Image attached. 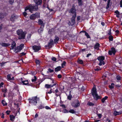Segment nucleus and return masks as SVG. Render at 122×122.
I'll return each instance as SVG.
<instances>
[{"label":"nucleus","mask_w":122,"mask_h":122,"mask_svg":"<svg viewBox=\"0 0 122 122\" xmlns=\"http://www.w3.org/2000/svg\"><path fill=\"white\" fill-rule=\"evenodd\" d=\"M100 47V44L98 43H96L94 47V49L97 50H98L99 49V48Z\"/></svg>","instance_id":"2eb2a0df"},{"label":"nucleus","mask_w":122,"mask_h":122,"mask_svg":"<svg viewBox=\"0 0 122 122\" xmlns=\"http://www.w3.org/2000/svg\"><path fill=\"white\" fill-rule=\"evenodd\" d=\"M121 85H120L119 84H117L115 85V86L116 87L118 88L121 87Z\"/></svg>","instance_id":"774afa93"},{"label":"nucleus","mask_w":122,"mask_h":122,"mask_svg":"<svg viewBox=\"0 0 122 122\" xmlns=\"http://www.w3.org/2000/svg\"><path fill=\"white\" fill-rule=\"evenodd\" d=\"M18 17V16L17 15H15L13 14L11 15V17L10 18V19L12 22H14L17 19Z\"/></svg>","instance_id":"9b49d317"},{"label":"nucleus","mask_w":122,"mask_h":122,"mask_svg":"<svg viewBox=\"0 0 122 122\" xmlns=\"http://www.w3.org/2000/svg\"><path fill=\"white\" fill-rule=\"evenodd\" d=\"M41 47L39 46L34 45L32 46L33 49L35 52L38 51L41 49Z\"/></svg>","instance_id":"9d476101"},{"label":"nucleus","mask_w":122,"mask_h":122,"mask_svg":"<svg viewBox=\"0 0 122 122\" xmlns=\"http://www.w3.org/2000/svg\"><path fill=\"white\" fill-rule=\"evenodd\" d=\"M6 62H2L1 63H0V66L1 67H3L4 66V64Z\"/></svg>","instance_id":"3c124183"},{"label":"nucleus","mask_w":122,"mask_h":122,"mask_svg":"<svg viewBox=\"0 0 122 122\" xmlns=\"http://www.w3.org/2000/svg\"><path fill=\"white\" fill-rule=\"evenodd\" d=\"M60 106L62 107L63 108H65L66 107L65 105L64 104H62Z\"/></svg>","instance_id":"680f3d73"},{"label":"nucleus","mask_w":122,"mask_h":122,"mask_svg":"<svg viewBox=\"0 0 122 122\" xmlns=\"http://www.w3.org/2000/svg\"><path fill=\"white\" fill-rule=\"evenodd\" d=\"M45 107V106L44 104H41L38 107V108L39 109L44 108Z\"/></svg>","instance_id":"72a5a7b5"},{"label":"nucleus","mask_w":122,"mask_h":122,"mask_svg":"<svg viewBox=\"0 0 122 122\" xmlns=\"http://www.w3.org/2000/svg\"><path fill=\"white\" fill-rule=\"evenodd\" d=\"M61 86L62 88V89H61V87L60 86L59 90L61 91L62 92V91H63L64 89V86H63L62 85H61Z\"/></svg>","instance_id":"37998d69"},{"label":"nucleus","mask_w":122,"mask_h":122,"mask_svg":"<svg viewBox=\"0 0 122 122\" xmlns=\"http://www.w3.org/2000/svg\"><path fill=\"white\" fill-rule=\"evenodd\" d=\"M41 61L38 60L36 59L35 61V63L37 65H38V66H40Z\"/></svg>","instance_id":"cd10ccee"},{"label":"nucleus","mask_w":122,"mask_h":122,"mask_svg":"<svg viewBox=\"0 0 122 122\" xmlns=\"http://www.w3.org/2000/svg\"><path fill=\"white\" fill-rule=\"evenodd\" d=\"M61 69V67L60 66L57 67L55 69V71L56 72L60 71Z\"/></svg>","instance_id":"b1692460"},{"label":"nucleus","mask_w":122,"mask_h":122,"mask_svg":"<svg viewBox=\"0 0 122 122\" xmlns=\"http://www.w3.org/2000/svg\"><path fill=\"white\" fill-rule=\"evenodd\" d=\"M108 39L110 41H112L113 40V37L112 36L110 35L108 37Z\"/></svg>","instance_id":"a19ab883"},{"label":"nucleus","mask_w":122,"mask_h":122,"mask_svg":"<svg viewBox=\"0 0 122 122\" xmlns=\"http://www.w3.org/2000/svg\"><path fill=\"white\" fill-rule=\"evenodd\" d=\"M54 45V41L52 39H51L49 42L48 44V46H49V48H51L52 47V46Z\"/></svg>","instance_id":"4468645a"},{"label":"nucleus","mask_w":122,"mask_h":122,"mask_svg":"<svg viewBox=\"0 0 122 122\" xmlns=\"http://www.w3.org/2000/svg\"><path fill=\"white\" fill-rule=\"evenodd\" d=\"M29 102L33 103L34 105H36L37 103V101L40 100L39 98H37V96L33 97L32 98H29L28 99Z\"/></svg>","instance_id":"7ed1b4c3"},{"label":"nucleus","mask_w":122,"mask_h":122,"mask_svg":"<svg viewBox=\"0 0 122 122\" xmlns=\"http://www.w3.org/2000/svg\"><path fill=\"white\" fill-rule=\"evenodd\" d=\"M115 32L116 33V36H117L118 34H119V30H117L115 31Z\"/></svg>","instance_id":"bf43d9fd"},{"label":"nucleus","mask_w":122,"mask_h":122,"mask_svg":"<svg viewBox=\"0 0 122 122\" xmlns=\"http://www.w3.org/2000/svg\"><path fill=\"white\" fill-rule=\"evenodd\" d=\"M91 93L93 98L96 100L98 99H101L102 97L98 95L97 93L96 88L95 86H94L91 91Z\"/></svg>","instance_id":"f257e3e1"},{"label":"nucleus","mask_w":122,"mask_h":122,"mask_svg":"<svg viewBox=\"0 0 122 122\" xmlns=\"http://www.w3.org/2000/svg\"><path fill=\"white\" fill-rule=\"evenodd\" d=\"M72 97V96L71 95H69L67 96V99L69 100H71Z\"/></svg>","instance_id":"c03bdc74"},{"label":"nucleus","mask_w":122,"mask_h":122,"mask_svg":"<svg viewBox=\"0 0 122 122\" xmlns=\"http://www.w3.org/2000/svg\"><path fill=\"white\" fill-rule=\"evenodd\" d=\"M111 50L113 52V55H115V53L116 52V51L115 48L114 47H112L111 48Z\"/></svg>","instance_id":"2f4dec72"},{"label":"nucleus","mask_w":122,"mask_h":122,"mask_svg":"<svg viewBox=\"0 0 122 122\" xmlns=\"http://www.w3.org/2000/svg\"><path fill=\"white\" fill-rule=\"evenodd\" d=\"M26 11H25L23 13V15H24V16L25 17L27 15V13L26 12Z\"/></svg>","instance_id":"052dcab7"},{"label":"nucleus","mask_w":122,"mask_h":122,"mask_svg":"<svg viewBox=\"0 0 122 122\" xmlns=\"http://www.w3.org/2000/svg\"><path fill=\"white\" fill-rule=\"evenodd\" d=\"M9 2L10 4H12L14 2V0H9Z\"/></svg>","instance_id":"4d7b16f0"},{"label":"nucleus","mask_w":122,"mask_h":122,"mask_svg":"<svg viewBox=\"0 0 122 122\" xmlns=\"http://www.w3.org/2000/svg\"><path fill=\"white\" fill-rule=\"evenodd\" d=\"M27 10H29V11L31 12L30 10V5L29 6H27L26 7L25 9V11L27 12Z\"/></svg>","instance_id":"c85d7f7f"},{"label":"nucleus","mask_w":122,"mask_h":122,"mask_svg":"<svg viewBox=\"0 0 122 122\" xmlns=\"http://www.w3.org/2000/svg\"><path fill=\"white\" fill-rule=\"evenodd\" d=\"M66 63V61H64L61 64V67L63 68L64 67L63 66H65Z\"/></svg>","instance_id":"49530a36"},{"label":"nucleus","mask_w":122,"mask_h":122,"mask_svg":"<svg viewBox=\"0 0 122 122\" xmlns=\"http://www.w3.org/2000/svg\"><path fill=\"white\" fill-rule=\"evenodd\" d=\"M11 76L12 74H9L7 75V80L8 81H10L11 82L14 83L13 81H11L15 80L14 77L12 76L11 77Z\"/></svg>","instance_id":"6e6552de"},{"label":"nucleus","mask_w":122,"mask_h":122,"mask_svg":"<svg viewBox=\"0 0 122 122\" xmlns=\"http://www.w3.org/2000/svg\"><path fill=\"white\" fill-rule=\"evenodd\" d=\"M108 98V97L105 96L104 98H103L101 100V101L102 103H104L105 102V101Z\"/></svg>","instance_id":"bb28decb"},{"label":"nucleus","mask_w":122,"mask_h":122,"mask_svg":"<svg viewBox=\"0 0 122 122\" xmlns=\"http://www.w3.org/2000/svg\"><path fill=\"white\" fill-rule=\"evenodd\" d=\"M45 108L46 109H51V108H50V107H49L48 106H46L45 107Z\"/></svg>","instance_id":"69168bd1"},{"label":"nucleus","mask_w":122,"mask_h":122,"mask_svg":"<svg viewBox=\"0 0 122 122\" xmlns=\"http://www.w3.org/2000/svg\"><path fill=\"white\" fill-rule=\"evenodd\" d=\"M122 113V111H121L119 112H117L115 111L113 113V115L115 116H116L117 115H119L121 114Z\"/></svg>","instance_id":"a211bd4d"},{"label":"nucleus","mask_w":122,"mask_h":122,"mask_svg":"<svg viewBox=\"0 0 122 122\" xmlns=\"http://www.w3.org/2000/svg\"><path fill=\"white\" fill-rule=\"evenodd\" d=\"M12 42L11 44V49L13 50L16 47V43L14 41L12 40Z\"/></svg>","instance_id":"ddd939ff"},{"label":"nucleus","mask_w":122,"mask_h":122,"mask_svg":"<svg viewBox=\"0 0 122 122\" xmlns=\"http://www.w3.org/2000/svg\"><path fill=\"white\" fill-rule=\"evenodd\" d=\"M85 35L86 36V37L87 38H90L89 35L87 32H86L85 34Z\"/></svg>","instance_id":"de8ad7c7"},{"label":"nucleus","mask_w":122,"mask_h":122,"mask_svg":"<svg viewBox=\"0 0 122 122\" xmlns=\"http://www.w3.org/2000/svg\"><path fill=\"white\" fill-rule=\"evenodd\" d=\"M105 64L104 61H99V63L98 64V65L99 66H101L102 65H104Z\"/></svg>","instance_id":"58836bf2"},{"label":"nucleus","mask_w":122,"mask_h":122,"mask_svg":"<svg viewBox=\"0 0 122 122\" xmlns=\"http://www.w3.org/2000/svg\"><path fill=\"white\" fill-rule=\"evenodd\" d=\"M113 52L111 50H109L108 51V54L110 55H112L113 54Z\"/></svg>","instance_id":"09e8293b"},{"label":"nucleus","mask_w":122,"mask_h":122,"mask_svg":"<svg viewBox=\"0 0 122 122\" xmlns=\"http://www.w3.org/2000/svg\"><path fill=\"white\" fill-rule=\"evenodd\" d=\"M44 26L43 25H41L39 29L38 30V32L39 34L41 33L42 32L43 30Z\"/></svg>","instance_id":"dca6fc26"},{"label":"nucleus","mask_w":122,"mask_h":122,"mask_svg":"<svg viewBox=\"0 0 122 122\" xmlns=\"http://www.w3.org/2000/svg\"><path fill=\"white\" fill-rule=\"evenodd\" d=\"M30 19L31 20H35L36 18L34 14H33L30 16Z\"/></svg>","instance_id":"a878e982"},{"label":"nucleus","mask_w":122,"mask_h":122,"mask_svg":"<svg viewBox=\"0 0 122 122\" xmlns=\"http://www.w3.org/2000/svg\"><path fill=\"white\" fill-rule=\"evenodd\" d=\"M6 13H0V18L1 19L4 18L6 15Z\"/></svg>","instance_id":"5701e85b"},{"label":"nucleus","mask_w":122,"mask_h":122,"mask_svg":"<svg viewBox=\"0 0 122 122\" xmlns=\"http://www.w3.org/2000/svg\"><path fill=\"white\" fill-rule=\"evenodd\" d=\"M37 79V77L36 76H34V79H33L32 80V81L33 82L35 81Z\"/></svg>","instance_id":"8fccbe9b"},{"label":"nucleus","mask_w":122,"mask_h":122,"mask_svg":"<svg viewBox=\"0 0 122 122\" xmlns=\"http://www.w3.org/2000/svg\"><path fill=\"white\" fill-rule=\"evenodd\" d=\"M87 105L89 106H94V104L92 102H88L87 103Z\"/></svg>","instance_id":"79ce46f5"},{"label":"nucleus","mask_w":122,"mask_h":122,"mask_svg":"<svg viewBox=\"0 0 122 122\" xmlns=\"http://www.w3.org/2000/svg\"><path fill=\"white\" fill-rule=\"evenodd\" d=\"M10 120L11 121H13L14 119L15 118V117L13 115H10Z\"/></svg>","instance_id":"473e14b6"},{"label":"nucleus","mask_w":122,"mask_h":122,"mask_svg":"<svg viewBox=\"0 0 122 122\" xmlns=\"http://www.w3.org/2000/svg\"><path fill=\"white\" fill-rule=\"evenodd\" d=\"M51 90L52 89H51L49 92H48L47 93L48 94H51L52 92H53L54 93H55V91L52 92L51 91Z\"/></svg>","instance_id":"13d9d810"},{"label":"nucleus","mask_w":122,"mask_h":122,"mask_svg":"<svg viewBox=\"0 0 122 122\" xmlns=\"http://www.w3.org/2000/svg\"><path fill=\"white\" fill-rule=\"evenodd\" d=\"M110 2V0H108L107 5V6H106V9H108L109 7Z\"/></svg>","instance_id":"e433bc0d"},{"label":"nucleus","mask_w":122,"mask_h":122,"mask_svg":"<svg viewBox=\"0 0 122 122\" xmlns=\"http://www.w3.org/2000/svg\"><path fill=\"white\" fill-rule=\"evenodd\" d=\"M1 103L3 106H6L7 105V103L4 100H2Z\"/></svg>","instance_id":"c756f323"},{"label":"nucleus","mask_w":122,"mask_h":122,"mask_svg":"<svg viewBox=\"0 0 122 122\" xmlns=\"http://www.w3.org/2000/svg\"><path fill=\"white\" fill-rule=\"evenodd\" d=\"M114 84L113 83H112L111 85H109L108 87L110 89L112 90L114 88Z\"/></svg>","instance_id":"393cba45"},{"label":"nucleus","mask_w":122,"mask_h":122,"mask_svg":"<svg viewBox=\"0 0 122 122\" xmlns=\"http://www.w3.org/2000/svg\"><path fill=\"white\" fill-rule=\"evenodd\" d=\"M76 9L75 6L73 4L72 5V8L69 10V12L70 13H71L72 14H74L73 15H76Z\"/></svg>","instance_id":"39448f33"},{"label":"nucleus","mask_w":122,"mask_h":122,"mask_svg":"<svg viewBox=\"0 0 122 122\" xmlns=\"http://www.w3.org/2000/svg\"><path fill=\"white\" fill-rule=\"evenodd\" d=\"M38 24L39 25L45 26V23H43V21L41 19H39L38 20Z\"/></svg>","instance_id":"4be33fe9"},{"label":"nucleus","mask_w":122,"mask_h":122,"mask_svg":"<svg viewBox=\"0 0 122 122\" xmlns=\"http://www.w3.org/2000/svg\"><path fill=\"white\" fill-rule=\"evenodd\" d=\"M4 83L3 82H1L0 83V88L1 87H3V86L4 85Z\"/></svg>","instance_id":"0e129e2a"},{"label":"nucleus","mask_w":122,"mask_h":122,"mask_svg":"<svg viewBox=\"0 0 122 122\" xmlns=\"http://www.w3.org/2000/svg\"><path fill=\"white\" fill-rule=\"evenodd\" d=\"M78 63L81 64H83L84 63L83 61L81 59H79L77 61Z\"/></svg>","instance_id":"7c9ffc66"},{"label":"nucleus","mask_w":122,"mask_h":122,"mask_svg":"<svg viewBox=\"0 0 122 122\" xmlns=\"http://www.w3.org/2000/svg\"><path fill=\"white\" fill-rule=\"evenodd\" d=\"M62 112L65 113H68L69 112V111L67 110L65 108L63 110Z\"/></svg>","instance_id":"a18cd8bd"},{"label":"nucleus","mask_w":122,"mask_h":122,"mask_svg":"<svg viewBox=\"0 0 122 122\" xmlns=\"http://www.w3.org/2000/svg\"><path fill=\"white\" fill-rule=\"evenodd\" d=\"M79 6H81L83 5V2L81 0H78Z\"/></svg>","instance_id":"f704fd0d"},{"label":"nucleus","mask_w":122,"mask_h":122,"mask_svg":"<svg viewBox=\"0 0 122 122\" xmlns=\"http://www.w3.org/2000/svg\"><path fill=\"white\" fill-rule=\"evenodd\" d=\"M45 87L47 89L49 88L50 87L49 85L48 84H46L45 85Z\"/></svg>","instance_id":"603ef678"},{"label":"nucleus","mask_w":122,"mask_h":122,"mask_svg":"<svg viewBox=\"0 0 122 122\" xmlns=\"http://www.w3.org/2000/svg\"><path fill=\"white\" fill-rule=\"evenodd\" d=\"M105 57L102 56H100L97 58V59L99 61H103L105 60Z\"/></svg>","instance_id":"f3484780"},{"label":"nucleus","mask_w":122,"mask_h":122,"mask_svg":"<svg viewBox=\"0 0 122 122\" xmlns=\"http://www.w3.org/2000/svg\"><path fill=\"white\" fill-rule=\"evenodd\" d=\"M34 2L36 4L38 5H41L42 3V0H33Z\"/></svg>","instance_id":"f8f14e48"},{"label":"nucleus","mask_w":122,"mask_h":122,"mask_svg":"<svg viewBox=\"0 0 122 122\" xmlns=\"http://www.w3.org/2000/svg\"><path fill=\"white\" fill-rule=\"evenodd\" d=\"M95 71H98L101 70L100 67L98 66H97L94 69Z\"/></svg>","instance_id":"4c0bfd02"},{"label":"nucleus","mask_w":122,"mask_h":122,"mask_svg":"<svg viewBox=\"0 0 122 122\" xmlns=\"http://www.w3.org/2000/svg\"><path fill=\"white\" fill-rule=\"evenodd\" d=\"M24 47V44H21L19 46H17L15 49V50L16 51V53L19 52L22 50Z\"/></svg>","instance_id":"423d86ee"},{"label":"nucleus","mask_w":122,"mask_h":122,"mask_svg":"<svg viewBox=\"0 0 122 122\" xmlns=\"http://www.w3.org/2000/svg\"><path fill=\"white\" fill-rule=\"evenodd\" d=\"M30 7L31 12L33 11H36L38 9V5L36 4L35 5H30Z\"/></svg>","instance_id":"0eeeda50"},{"label":"nucleus","mask_w":122,"mask_h":122,"mask_svg":"<svg viewBox=\"0 0 122 122\" xmlns=\"http://www.w3.org/2000/svg\"><path fill=\"white\" fill-rule=\"evenodd\" d=\"M48 70L49 72L50 73L53 72H54V70L53 69H51L49 68L48 69Z\"/></svg>","instance_id":"6e6d98bb"},{"label":"nucleus","mask_w":122,"mask_h":122,"mask_svg":"<svg viewBox=\"0 0 122 122\" xmlns=\"http://www.w3.org/2000/svg\"><path fill=\"white\" fill-rule=\"evenodd\" d=\"M34 14L36 18H38L40 17V13H39L36 12Z\"/></svg>","instance_id":"c9c22d12"},{"label":"nucleus","mask_w":122,"mask_h":122,"mask_svg":"<svg viewBox=\"0 0 122 122\" xmlns=\"http://www.w3.org/2000/svg\"><path fill=\"white\" fill-rule=\"evenodd\" d=\"M22 83L23 85L28 86H30V85L29 84V83L28 80L22 81Z\"/></svg>","instance_id":"412c9836"},{"label":"nucleus","mask_w":122,"mask_h":122,"mask_svg":"<svg viewBox=\"0 0 122 122\" xmlns=\"http://www.w3.org/2000/svg\"><path fill=\"white\" fill-rule=\"evenodd\" d=\"M69 112L72 114L75 113H76V112L73 109H71L69 111Z\"/></svg>","instance_id":"ea45409f"},{"label":"nucleus","mask_w":122,"mask_h":122,"mask_svg":"<svg viewBox=\"0 0 122 122\" xmlns=\"http://www.w3.org/2000/svg\"><path fill=\"white\" fill-rule=\"evenodd\" d=\"M51 60H52L54 61H56V58L55 57H53L52 58Z\"/></svg>","instance_id":"5fc2aeb1"},{"label":"nucleus","mask_w":122,"mask_h":122,"mask_svg":"<svg viewBox=\"0 0 122 122\" xmlns=\"http://www.w3.org/2000/svg\"><path fill=\"white\" fill-rule=\"evenodd\" d=\"M76 103H75L74 102H72L71 105L73 107L75 108H77L80 106V102L78 99L76 100Z\"/></svg>","instance_id":"1a4fd4ad"},{"label":"nucleus","mask_w":122,"mask_h":122,"mask_svg":"<svg viewBox=\"0 0 122 122\" xmlns=\"http://www.w3.org/2000/svg\"><path fill=\"white\" fill-rule=\"evenodd\" d=\"M76 15H73L71 18V21H69L68 22V25L70 26H72L75 23V18L76 17Z\"/></svg>","instance_id":"20e7f679"},{"label":"nucleus","mask_w":122,"mask_h":122,"mask_svg":"<svg viewBox=\"0 0 122 122\" xmlns=\"http://www.w3.org/2000/svg\"><path fill=\"white\" fill-rule=\"evenodd\" d=\"M7 90L6 88H5L2 91V92H4V93H6L7 91Z\"/></svg>","instance_id":"e2e57ef3"},{"label":"nucleus","mask_w":122,"mask_h":122,"mask_svg":"<svg viewBox=\"0 0 122 122\" xmlns=\"http://www.w3.org/2000/svg\"><path fill=\"white\" fill-rule=\"evenodd\" d=\"M0 44L2 46L5 47L9 46L10 45L9 43H6L4 42L1 43Z\"/></svg>","instance_id":"6ab92c4d"},{"label":"nucleus","mask_w":122,"mask_h":122,"mask_svg":"<svg viewBox=\"0 0 122 122\" xmlns=\"http://www.w3.org/2000/svg\"><path fill=\"white\" fill-rule=\"evenodd\" d=\"M116 78L117 80H120L121 79V77L120 76L118 75L117 76Z\"/></svg>","instance_id":"864d4df0"},{"label":"nucleus","mask_w":122,"mask_h":122,"mask_svg":"<svg viewBox=\"0 0 122 122\" xmlns=\"http://www.w3.org/2000/svg\"><path fill=\"white\" fill-rule=\"evenodd\" d=\"M17 34L18 36L19 40L23 39L25 38L26 32H24L22 29L18 30L16 31Z\"/></svg>","instance_id":"f03ea898"},{"label":"nucleus","mask_w":122,"mask_h":122,"mask_svg":"<svg viewBox=\"0 0 122 122\" xmlns=\"http://www.w3.org/2000/svg\"><path fill=\"white\" fill-rule=\"evenodd\" d=\"M114 13L116 14V15L117 14H120V13L119 11L118 10H116L114 12Z\"/></svg>","instance_id":"338daca9"},{"label":"nucleus","mask_w":122,"mask_h":122,"mask_svg":"<svg viewBox=\"0 0 122 122\" xmlns=\"http://www.w3.org/2000/svg\"><path fill=\"white\" fill-rule=\"evenodd\" d=\"M59 38L58 37L56 36L54 37V42L56 44L58 43V41H59Z\"/></svg>","instance_id":"aec40b11"}]
</instances>
